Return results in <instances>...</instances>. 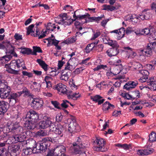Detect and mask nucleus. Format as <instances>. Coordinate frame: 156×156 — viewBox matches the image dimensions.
<instances>
[{"instance_id":"1","label":"nucleus","mask_w":156,"mask_h":156,"mask_svg":"<svg viewBox=\"0 0 156 156\" xmlns=\"http://www.w3.org/2000/svg\"><path fill=\"white\" fill-rule=\"evenodd\" d=\"M39 115L35 111L31 109L27 112L24 119L25 126L28 130H32L35 127V123L39 120Z\"/></svg>"},{"instance_id":"2","label":"nucleus","mask_w":156,"mask_h":156,"mask_svg":"<svg viewBox=\"0 0 156 156\" xmlns=\"http://www.w3.org/2000/svg\"><path fill=\"white\" fill-rule=\"evenodd\" d=\"M6 48V53L7 54L6 55L2 57V61L3 62H7L12 58V56L17 57V55L14 51L15 48L12 46L9 42L4 43V44L0 43V49H4Z\"/></svg>"},{"instance_id":"3","label":"nucleus","mask_w":156,"mask_h":156,"mask_svg":"<svg viewBox=\"0 0 156 156\" xmlns=\"http://www.w3.org/2000/svg\"><path fill=\"white\" fill-rule=\"evenodd\" d=\"M10 89L7 82L2 79V76L0 74V98L6 97L9 95Z\"/></svg>"},{"instance_id":"4","label":"nucleus","mask_w":156,"mask_h":156,"mask_svg":"<svg viewBox=\"0 0 156 156\" xmlns=\"http://www.w3.org/2000/svg\"><path fill=\"white\" fill-rule=\"evenodd\" d=\"M73 152L74 154H85V153H83L80 150L81 149H83L85 147V144H83L81 137H77V141L73 143Z\"/></svg>"},{"instance_id":"5","label":"nucleus","mask_w":156,"mask_h":156,"mask_svg":"<svg viewBox=\"0 0 156 156\" xmlns=\"http://www.w3.org/2000/svg\"><path fill=\"white\" fill-rule=\"evenodd\" d=\"M44 141L42 140L39 143H37L35 147V152L41 153L45 152L47 150H50L49 148L50 143H49L48 142H45Z\"/></svg>"},{"instance_id":"6","label":"nucleus","mask_w":156,"mask_h":156,"mask_svg":"<svg viewBox=\"0 0 156 156\" xmlns=\"http://www.w3.org/2000/svg\"><path fill=\"white\" fill-rule=\"evenodd\" d=\"M27 133H20L14 136L10 137L6 142L9 144L12 143H16L18 142H22L25 141Z\"/></svg>"},{"instance_id":"7","label":"nucleus","mask_w":156,"mask_h":156,"mask_svg":"<svg viewBox=\"0 0 156 156\" xmlns=\"http://www.w3.org/2000/svg\"><path fill=\"white\" fill-rule=\"evenodd\" d=\"M94 142L95 145L94 148V150L102 152L105 151L104 147L105 144V142L103 138L96 137Z\"/></svg>"},{"instance_id":"8","label":"nucleus","mask_w":156,"mask_h":156,"mask_svg":"<svg viewBox=\"0 0 156 156\" xmlns=\"http://www.w3.org/2000/svg\"><path fill=\"white\" fill-rule=\"evenodd\" d=\"M156 42L151 43L148 44L146 49L140 50V51L144 55L147 56H151L152 55V51L156 49Z\"/></svg>"},{"instance_id":"9","label":"nucleus","mask_w":156,"mask_h":156,"mask_svg":"<svg viewBox=\"0 0 156 156\" xmlns=\"http://www.w3.org/2000/svg\"><path fill=\"white\" fill-rule=\"evenodd\" d=\"M8 151L11 156H16L21 151L20 147L19 145H10L8 147Z\"/></svg>"},{"instance_id":"10","label":"nucleus","mask_w":156,"mask_h":156,"mask_svg":"<svg viewBox=\"0 0 156 156\" xmlns=\"http://www.w3.org/2000/svg\"><path fill=\"white\" fill-rule=\"evenodd\" d=\"M50 130L57 135H60V137L63 136L64 128L60 124H53Z\"/></svg>"},{"instance_id":"11","label":"nucleus","mask_w":156,"mask_h":156,"mask_svg":"<svg viewBox=\"0 0 156 156\" xmlns=\"http://www.w3.org/2000/svg\"><path fill=\"white\" fill-rule=\"evenodd\" d=\"M11 92V88L10 91L9 93V95L5 98H0L1 99H7L8 100V102L9 103H11L12 105L15 103L16 102L17 98L19 97V93H13L10 94Z\"/></svg>"},{"instance_id":"12","label":"nucleus","mask_w":156,"mask_h":156,"mask_svg":"<svg viewBox=\"0 0 156 156\" xmlns=\"http://www.w3.org/2000/svg\"><path fill=\"white\" fill-rule=\"evenodd\" d=\"M43 105L42 100L41 99L34 97L31 101V107L35 109H40Z\"/></svg>"},{"instance_id":"13","label":"nucleus","mask_w":156,"mask_h":156,"mask_svg":"<svg viewBox=\"0 0 156 156\" xmlns=\"http://www.w3.org/2000/svg\"><path fill=\"white\" fill-rule=\"evenodd\" d=\"M69 121L70 122L69 125L68 130L70 133H72L75 131L78 126L75 119H70Z\"/></svg>"},{"instance_id":"14","label":"nucleus","mask_w":156,"mask_h":156,"mask_svg":"<svg viewBox=\"0 0 156 156\" xmlns=\"http://www.w3.org/2000/svg\"><path fill=\"white\" fill-rule=\"evenodd\" d=\"M141 78L139 79L140 81L141 82H147L146 80L148 79V76L149 73L147 70H139Z\"/></svg>"},{"instance_id":"15","label":"nucleus","mask_w":156,"mask_h":156,"mask_svg":"<svg viewBox=\"0 0 156 156\" xmlns=\"http://www.w3.org/2000/svg\"><path fill=\"white\" fill-rule=\"evenodd\" d=\"M53 124L52 122L48 119L45 120H43L40 121L39 123V127L40 129H44L47 128L48 127L50 126L51 128L52 127L51 125Z\"/></svg>"},{"instance_id":"16","label":"nucleus","mask_w":156,"mask_h":156,"mask_svg":"<svg viewBox=\"0 0 156 156\" xmlns=\"http://www.w3.org/2000/svg\"><path fill=\"white\" fill-rule=\"evenodd\" d=\"M8 102L4 101H0V112L4 114L7 111L9 108Z\"/></svg>"},{"instance_id":"17","label":"nucleus","mask_w":156,"mask_h":156,"mask_svg":"<svg viewBox=\"0 0 156 156\" xmlns=\"http://www.w3.org/2000/svg\"><path fill=\"white\" fill-rule=\"evenodd\" d=\"M88 17L87 19H84V22H83V23H86L87 22H95L97 23H99V21L101 20L103 18H105V16L104 15L101 16L96 17L95 16H92Z\"/></svg>"},{"instance_id":"18","label":"nucleus","mask_w":156,"mask_h":156,"mask_svg":"<svg viewBox=\"0 0 156 156\" xmlns=\"http://www.w3.org/2000/svg\"><path fill=\"white\" fill-rule=\"evenodd\" d=\"M66 86L61 83H59L56 86H54V88L63 94H68L69 93L66 88Z\"/></svg>"},{"instance_id":"19","label":"nucleus","mask_w":156,"mask_h":156,"mask_svg":"<svg viewBox=\"0 0 156 156\" xmlns=\"http://www.w3.org/2000/svg\"><path fill=\"white\" fill-rule=\"evenodd\" d=\"M53 150L54 152L55 151H56L55 153L58 156H63V154H65L64 153L66 151V148L63 146H58L55 149Z\"/></svg>"},{"instance_id":"20","label":"nucleus","mask_w":156,"mask_h":156,"mask_svg":"<svg viewBox=\"0 0 156 156\" xmlns=\"http://www.w3.org/2000/svg\"><path fill=\"white\" fill-rule=\"evenodd\" d=\"M148 12H146L145 9L144 10L140 15L139 17L142 20H147L150 19L151 17V14L148 10H147Z\"/></svg>"},{"instance_id":"21","label":"nucleus","mask_w":156,"mask_h":156,"mask_svg":"<svg viewBox=\"0 0 156 156\" xmlns=\"http://www.w3.org/2000/svg\"><path fill=\"white\" fill-rule=\"evenodd\" d=\"M147 85L149 87V88L153 90H156V80L154 78H150L147 81Z\"/></svg>"},{"instance_id":"22","label":"nucleus","mask_w":156,"mask_h":156,"mask_svg":"<svg viewBox=\"0 0 156 156\" xmlns=\"http://www.w3.org/2000/svg\"><path fill=\"white\" fill-rule=\"evenodd\" d=\"M119 47L112 48L110 49L109 51L108 50L106 51V52L109 57L115 56L117 55L119 53Z\"/></svg>"},{"instance_id":"23","label":"nucleus","mask_w":156,"mask_h":156,"mask_svg":"<svg viewBox=\"0 0 156 156\" xmlns=\"http://www.w3.org/2000/svg\"><path fill=\"white\" fill-rule=\"evenodd\" d=\"M102 98L99 95H96L94 96L90 97V99L95 102H98V105H101L103 103L105 99H102Z\"/></svg>"},{"instance_id":"24","label":"nucleus","mask_w":156,"mask_h":156,"mask_svg":"<svg viewBox=\"0 0 156 156\" xmlns=\"http://www.w3.org/2000/svg\"><path fill=\"white\" fill-rule=\"evenodd\" d=\"M5 67L7 68L6 71L9 73L15 75H17L18 74L19 71L16 70L12 69V68H11V66H10V65L7 64H5Z\"/></svg>"},{"instance_id":"25","label":"nucleus","mask_w":156,"mask_h":156,"mask_svg":"<svg viewBox=\"0 0 156 156\" xmlns=\"http://www.w3.org/2000/svg\"><path fill=\"white\" fill-rule=\"evenodd\" d=\"M37 62L39 64L40 66L46 71L48 70H49L48 69V65L43 60L41 59H38L37 60Z\"/></svg>"},{"instance_id":"26","label":"nucleus","mask_w":156,"mask_h":156,"mask_svg":"<svg viewBox=\"0 0 156 156\" xmlns=\"http://www.w3.org/2000/svg\"><path fill=\"white\" fill-rule=\"evenodd\" d=\"M76 11H75L74 13V14L73 15V17L75 19L74 20H84V19L86 18L87 16H90V15L89 13H87L86 14L84 15H79L78 16H76L75 13Z\"/></svg>"},{"instance_id":"27","label":"nucleus","mask_w":156,"mask_h":156,"mask_svg":"<svg viewBox=\"0 0 156 156\" xmlns=\"http://www.w3.org/2000/svg\"><path fill=\"white\" fill-rule=\"evenodd\" d=\"M20 49H21L20 52L23 54L30 55L32 54V50L29 48L21 47Z\"/></svg>"},{"instance_id":"28","label":"nucleus","mask_w":156,"mask_h":156,"mask_svg":"<svg viewBox=\"0 0 156 156\" xmlns=\"http://www.w3.org/2000/svg\"><path fill=\"white\" fill-rule=\"evenodd\" d=\"M129 65H132L133 68L136 70L142 68V65L137 62H131Z\"/></svg>"},{"instance_id":"29","label":"nucleus","mask_w":156,"mask_h":156,"mask_svg":"<svg viewBox=\"0 0 156 156\" xmlns=\"http://www.w3.org/2000/svg\"><path fill=\"white\" fill-rule=\"evenodd\" d=\"M56 26L55 23H51L49 22L48 23L46 29L51 31H54L55 29L56 28Z\"/></svg>"},{"instance_id":"30","label":"nucleus","mask_w":156,"mask_h":156,"mask_svg":"<svg viewBox=\"0 0 156 156\" xmlns=\"http://www.w3.org/2000/svg\"><path fill=\"white\" fill-rule=\"evenodd\" d=\"M29 144L30 146V148L33 149L32 151L33 153H36V152H35L36 151L34 150H35V147H36V145L37 144L36 141L34 140H31L29 142Z\"/></svg>"},{"instance_id":"31","label":"nucleus","mask_w":156,"mask_h":156,"mask_svg":"<svg viewBox=\"0 0 156 156\" xmlns=\"http://www.w3.org/2000/svg\"><path fill=\"white\" fill-rule=\"evenodd\" d=\"M139 16H137L136 15H133L130 16L129 20L131 21L133 24L137 23L139 21Z\"/></svg>"},{"instance_id":"32","label":"nucleus","mask_w":156,"mask_h":156,"mask_svg":"<svg viewBox=\"0 0 156 156\" xmlns=\"http://www.w3.org/2000/svg\"><path fill=\"white\" fill-rule=\"evenodd\" d=\"M33 51L32 52V54L33 55H36L37 52L42 53V51L39 47L34 46L33 47Z\"/></svg>"},{"instance_id":"33","label":"nucleus","mask_w":156,"mask_h":156,"mask_svg":"<svg viewBox=\"0 0 156 156\" xmlns=\"http://www.w3.org/2000/svg\"><path fill=\"white\" fill-rule=\"evenodd\" d=\"M151 33V30L149 28H145V29L142 30L141 31V34H142L144 35H147L149 38V37L150 36V34Z\"/></svg>"},{"instance_id":"34","label":"nucleus","mask_w":156,"mask_h":156,"mask_svg":"<svg viewBox=\"0 0 156 156\" xmlns=\"http://www.w3.org/2000/svg\"><path fill=\"white\" fill-rule=\"evenodd\" d=\"M130 93L133 99H134L137 98H139L140 93L139 91L135 90L134 91H130Z\"/></svg>"},{"instance_id":"35","label":"nucleus","mask_w":156,"mask_h":156,"mask_svg":"<svg viewBox=\"0 0 156 156\" xmlns=\"http://www.w3.org/2000/svg\"><path fill=\"white\" fill-rule=\"evenodd\" d=\"M149 140L151 142L156 141V133L152 132L149 135Z\"/></svg>"},{"instance_id":"36","label":"nucleus","mask_w":156,"mask_h":156,"mask_svg":"<svg viewBox=\"0 0 156 156\" xmlns=\"http://www.w3.org/2000/svg\"><path fill=\"white\" fill-rule=\"evenodd\" d=\"M16 62V65L18 68H19L24 65V62L22 59L17 60Z\"/></svg>"},{"instance_id":"37","label":"nucleus","mask_w":156,"mask_h":156,"mask_svg":"<svg viewBox=\"0 0 156 156\" xmlns=\"http://www.w3.org/2000/svg\"><path fill=\"white\" fill-rule=\"evenodd\" d=\"M109 41L108 45L112 46V48L119 47V45L116 41L110 40H109Z\"/></svg>"},{"instance_id":"38","label":"nucleus","mask_w":156,"mask_h":156,"mask_svg":"<svg viewBox=\"0 0 156 156\" xmlns=\"http://www.w3.org/2000/svg\"><path fill=\"white\" fill-rule=\"evenodd\" d=\"M51 70L49 73L48 74L51 76H55L57 75L58 73V72L57 70L56 69L51 68Z\"/></svg>"},{"instance_id":"39","label":"nucleus","mask_w":156,"mask_h":156,"mask_svg":"<svg viewBox=\"0 0 156 156\" xmlns=\"http://www.w3.org/2000/svg\"><path fill=\"white\" fill-rule=\"evenodd\" d=\"M34 25L32 24L29 26L27 28V35L30 34L31 33L32 34H33L34 33V31L33 30V28L34 27Z\"/></svg>"},{"instance_id":"40","label":"nucleus","mask_w":156,"mask_h":156,"mask_svg":"<svg viewBox=\"0 0 156 156\" xmlns=\"http://www.w3.org/2000/svg\"><path fill=\"white\" fill-rule=\"evenodd\" d=\"M37 135L40 136H45L48 135V133L45 130H40L37 132Z\"/></svg>"},{"instance_id":"41","label":"nucleus","mask_w":156,"mask_h":156,"mask_svg":"<svg viewBox=\"0 0 156 156\" xmlns=\"http://www.w3.org/2000/svg\"><path fill=\"white\" fill-rule=\"evenodd\" d=\"M121 60H118L114 64L115 67V69H118V68L121 69H122V66L121 64L119 63H121Z\"/></svg>"},{"instance_id":"42","label":"nucleus","mask_w":156,"mask_h":156,"mask_svg":"<svg viewBox=\"0 0 156 156\" xmlns=\"http://www.w3.org/2000/svg\"><path fill=\"white\" fill-rule=\"evenodd\" d=\"M17 133V134H20V133H27L28 132L24 131L23 130V127L21 126H19L17 129V130L15 131Z\"/></svg>"},{"instance_id":"43","label":"nucleus","mask_w":156,"mask_h":156,"mask_svg":"<svg viewBox=\"0 0 156 156\" xmlns=\"http://www.w3.org/2000/svg\"><path fill=\"white\" fill-rule=\"evenodd\" d=\"M59 16L60 17H61L62 18V19L60 20V22H59L58 23V24H65V22H64V18H67V14L66 13H63L62 14H61L59 15Z\"/></svg>"},{"instance_id":"44","label":"nucleus","mask_w":156,"mask_h":156,"mask_svg":"<svg viewBox=\"0 0 156 156\" xmlns=\"http://www.w3.org/2000/svg\"><path fill=\"white\" fill-rule=\"evenodd\" d=\"M75 37L72 38H69L64 41V43L67 44L73 43L75 41Z\"/></svg>"},{"instance_id":"45","label":"nucleus","mask_w":156,"mask_h":156,"mask_svg":"<svg viewBox=\"0 0 156 156\" xmlns=\"http://www.w3.org/2000/svg\"><path fill=\"white\" fill-rule=\"evenodd\" d=\"M23 92L25 94V95L28 97H31L32 99L34 97V95L31 93L30 91L27 89L25 90H23Z\"/></svg>"},{"instance_id":"46","label":"nucleus","mask_w":156,"mask_h":156,"mask_svg":"<svg viewBox=\"0 0 156 156\" xmlns=\"http://www.w3.org/2000/svg\"><path fill=\"white\" fill-rule=\"evenodd\" d=\"M60 78L61 80H64L65 81H67L69 78V76L67 72L65 73H64V72H62Z\"/></svg>"},{"instance_id":"47","label":"nucleus","mask_w":156,"mask_h":156,"mask_svg":"<svg viewBox=\"0 0 156 156\" xmlns=\"http://www.w3.org/2000/svg\"><path fill=\"white\" fill-rule=\"evenodd\" d=\"M51 103L54 106V107L58 109H61V108L59 106L60 103L57 101H51Z\"/></svg>"},{"instance_id":"48","label":"nucleus","mask_w":156,"mask_h":156,"mask_svg":"<svg viewBox=\"0 0 156 156\" xmlns=\"http://www.w3.org/2000/svg\"><path fill=\"white\" fill-rule=\"evenodd\" d=\"M69 103L68 101L64 100L62 101V103L61 104V106L63 108H66L68 107V104Z\"/></svg>"},{"instance_id":"49","label":"nucleus","mask_w":156,"mask_h":156,"mask_svg":"<svg viewBox=\"0 0 156 156\" xmlns=\"http://www.w3.org/2000/svg\"><path fill=\"white\" fill-rule=\"evenodd\" d=\"M125 30L124 28H122L119 29V31L118 32V34L119 36V37L121 38L123 37L125 35Z\"/></svg>"},{"instance_id":"50","label":"nucleus","mask_w":156,"mask_h":156,"mask_svg":"<svg viewBox=\"0 0 156 156\" xmlns=\"http://www.w3.org/2000/svg\"><path fill=\"white\" fill-rule=\"evenodd\" d=\"M56 137H54L53 139L51 138L50 137H48L44 138L43 140L45 141V142H48L49 143H50V142H53V141L55 142V140H56Z\"/></svg>"},{"instance_id":"51","label":"nucleus","mask_w":156,"mask_h":156,"mask_svg":"<svg viewBox=\"0 0 156 156\" xmlns=\"http://www.w3.org/2000/svg\"><path fill=\"white\" fill-rule=\"evenodd\" d=\"M79 94V93H75L73 94V95L69 94L67 97L69 98L73 99L74 98H77L80 97V95H78Z\"/></svg>"},{"instance_id":"52","label":"nucleus","mask_w":156,"mask_h":156,"mask_svg":"<svg viewBox=\"0 0 156 156\" xmlns=\"http://www.w3.org/2000/svg\"><path fill=\"white\" fill-rule=\"evenodd\" d=\"M107 66L106 65H100L97 66L94 68V71H98L101 69H105V68H107Z\"/></svg>"},{"instance_id":"53","label":"nucleus","mask_w":156,"mask_h":156,"mask_svg":"<svg viewBox=\"0 0 156 156\" xmlns=\"http://www.w3.org/2000/svg\"><path fill=\"white\" fill-rule=\"evenodd\" d=\"M156 36V31L154 30V31H151V33L150 34V36L149 37V38L153 40H154L155 39V36Z\"/></svg>"},{"instance_id":"54","label":"nucleus","mask_w":156,"mask_h":156,"mask_svg":"<svg viewBox=\"0 0 156 156\" xmlns=\"http://www.w3.org/2000/svg\"><path fill=\"white\" fill-rule=\"evenodd\" d=\"M20 126L17 124H13L12 125H11L9 126V129H10L12 130H17V129Z\"/></svg>"},{"instance_id":"55","label":"nucleus","mask_w":156,"mask_h":156,"mask_svg":"<svg viewBox=\"0 0 156 156\" xmlns=\"http://www.w3.org/2000/svg\"><path fill=\"white\" fill-rule=\"evenodd\" d=\"M123 88L126 89L127 90H130L133 88L129 81L124 86Z\"/></svg>"},{"instance_id":"56","label":"nucleus","mask_w":156,"mask_h":156,"mask_svg":"<svg viewBox=\"0 0 156 156\" xmlns=\"http://www.w3.org/2000/svg\"><path fill=\"white\" fill-rule=\"evenodd\" d=\"M144 155H147L152 153L153 152L152 149L149 150L148 149H145L144 150Z\"/></svg>"},{"instance_id":"57","label":"nucleus","mask_w":156,"mask_h":156,"mask_svg":"<svg viewBox=\"0 0 156 156\" xmlns=\"http://www.w3.org/2000/svg\"><path fill=\"white\" fill-rule=\"evenodd\" d=\"M22 73L23 75L27 76L29 77H32L33 76V74L31 73L25 71H23Z\"/></svg>"},{"instance_id":"58","label":"nucleus","mask_w":156,"mask_h":156,"mask_svg":"<svg viewBox=\"0 0 156 156\" xmlns=\"http://www.w3.org/2000/svg\"><path fill=\"white\" fill-rule=\"evenodd\" d=\"M92 50L93 49L91 48V47H90V45L88 44L85 49V52H86L87 53H89L90 51Z\"/></svg>"},{"instance_id":"59","label":"nucleus","mask_w":156,"mask_h":156,"mask_svg":"<svg viewBox=\"0 0 156 156\" xmlns=\"http://www.w3.org/2000/svg\"><path fill=\"white\" fill-rule=\"evenodd\" d=\"M129 82L133 88H134L138 84V82L136 81H130Z\"/></svg>"},{"instance_id":"60","label":"nucleus","mask_w":156,"mask_h":156,"mask_svg":"<svg viewBox=\"0 0 156 156\" xmlns=\"http://www.w3.org/2000/svg\"><path fill=\"white\" fill-rule=\"evenodd\" d=\"M14 37L15 38L17 41L22 39V36L17 33L15 34Z\"/></svg>"},{"instance_id":"61","label":"nucleus","mask_w":156,"mask_h":156,"mask_svg":"<svg viewBox=\"0 0 156 156\" xmlns=\"http://www.w3.org/2000/svg\"><path fill=\"white\" fill-rule=\"evenodd\" d=\"M54 150L53 149H51L48 152V154L46 156H57L58 155H55L54 154Z\"/></svg>"},{"instance_id":"62","label":"nucleus","mask_w":156,"mask_h":156,"mask_svg":"<svg viewBox=\"0 0 156 156\" xmlns=\"http://www.w3.org/2000/svg\"><path fill=\"white\" fill-rule=\"evenodd\" d=\"M59 41H57L55 39H52L51 44L52 45H54L55 46H56L58 45Z\"/></svg>"},{"instance_id":"63","label":"nucleus","mask_w":156,"mask_h":156,"mask_svg":"<svg viewBox=\"0 0 156 156\" xmlns=\"http://www.w3.org/2000/svg\"><path fill=\"white\" fill-rule=\"evenodd\" d=\"M62 116L60 114H58L56 117V120L57 122H60L61 121Z\"/></svg>"},{"instance_id":"64","label":"nucleus","mask_w":156,"mask_h":156,"mask_svg":"<svg viewBox=\"0 0 156 156\" xmlns=\"http://www.w3.org/2000/svg\"><path fill=\"white\" fill-rule=\"evenodd\" d=\"M74 21H75V20L71 19H69L67 20V22L65 23V25H70Z\"/></svg>"}]
</instances>
